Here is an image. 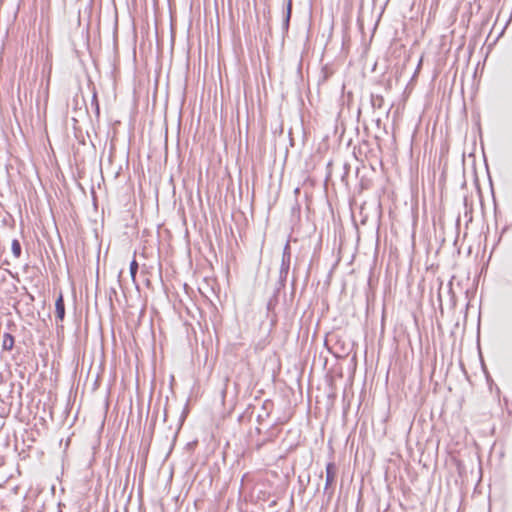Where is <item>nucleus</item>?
<instances>
[{
    "instance_id": "1",
    "label": "nucleus",
    "mask_w": 512,
    "mask_h": 512,
    "mask_svg": "<svg viewBox=\"0 0 512 512\" xmlns=\"http://www.w3.org/2000/svg\"><path fill=\"white\" fill-rule=\"evenodd\" d=\"M337 476V467L335 463L329 462L326 465V481H325V491H327L335 482Z\"/></svg>"
},
{
    "instance_id": "2",
    "label": "nucleus",
    "mask_w": 512,
    "mask_h": 512,
    "mask_svg": "<svg viewBox=\"0 0 512 512\" xmlns=\"http://www.w3.org/2000/svg\"><path fill=\"white\" fill-rule=\"evenodd\" d=\"M55 313L56 318L60 321H62L65 317V305L62 295L58 297V299L55 302Z\"/></svg>"
},
{
    "instance_id": "3",
    "label": "nucleus",
    "mask_w": 512,
    "mask_h": 512,
    "mask_svg": "<svg viewBox=\"0 0 512 512\" xmlns=\"http://www.w3.org/2000/svg\"><path fill=\"white\" fill-rule=\"evenodd\" d=\"M291 12H292V0H288L287 5H286V10H285V17H284L283 25H282L284 32H287L289 29Z\"/></svg>"
},
{
    "instance_id": "4",
    "label": "nucleus",
    "mask_w": 512,
    "mask_h": 512,
    "mask_svg": "<svg viewBox=\"0 0 512 512\" xmlns=\"http://www.w3.org/2000/svg\"><path fill=\"white\" fill-rule=\"evenodd\" d=\"M370 102L373 109H382L384 106V97L380 94L372 93Z\"/></svg>"
},
{
    "instance_id": "5",
    "label": "nucleus",
    "mask_w": 512,
    "mask_h": 512,
    "mask_svg": "<svg viewBox=\"0 0 512 512\" xmlns=\"http://www.w3.org/2000/svg\"><path fill=\"white\" fill-rule=\"evenodd\" d=\"M290 269V262L281 261L280 271H279V281L284 284L287 279L288 273Z\"/></svg>"
},
{
    "instance_id": "6",
    "label": "nucleus",
    "mask_w": 512,
    "mask_h": 512,
    "mask_svg": "<svg viewBox=\"0 0 512 512\" xmlns=\"http://www.w3.org/2000/svg\"><path fill=\"white\" fill-rule=\"evenodd\" d=\"M14 347V337L10 333H4L2 348L3 350L10 351Z\"/></svg>"
},
{
    "instance_id": "7",
    "label": "nucleus",
    "mask_w": 512,
    "mask_h": 512,
    "mask_svg": "<svg viewBox=\"0 0 512 512\" xmlns=\"http://www.w3.org/2000/svg\"><path fill=\"white\" fill-rule=\"evenodd\" d=\"M273 404L271 401H265L263 404V411L264 413L258 415V421L264 420L265 418H268L270 415V410L272 408Z\"/></svg>"
},
{
    "instance_id": "8",
    "label": "nucleus",
    "mask_w": 512,
    "mask_h": 512,
    "mask_svg": "<svg viewBox=\"0 0 512 512\" xmlns=\"http://www.w3.org/2000/svg\"><path fill=\"white\" fill-rule=\"evenodd\" d=\"M11 250L15 258H19L21 256V244L17 239L12 241Z\"/></svg>"
},
{
    "instance_id": "9",
    "label": "nucleus",
    "mask_w": 512,
    "mask_h": 512,
    "mask_svg": "<svg viewBox=\"0 0 512 512\" xmlns=\"http://www.w3.org/2000/svg\"><path fill=\"white\" fill-rule=\"evenodd\" d=\"M282 261L291 262V248L289 241L286 242L283 248Z\"/></svg>"
},
{
    "instance_id": "10",
    "label": "nucleus",
    "mask_w": 512,
    "mask_h": 512,
    "mask_svg": "<svg viewBox=\"0 0 512 512\" xmlns=\"http://www.w3.org/2000/svg\"><path fill=\"white\" fill-rule=\"evenodd\" d=\"M137 271H138V263H137V261L134 259V260H132V262L130 263V275H131V277H132V279H133V280H135V277H136Z\"/></svg>"
},
{
    "instance_id": "11",
    "label": "nucleus",
    "mask_w": 512,
    "mask_h": 512,
    "mask_svg": "<svg viewBox=\"0 0 512 512\" xmlns=\"http://www.w3.org/2000/svg\"><path fill=\"white\" fill-rule=\"evenodd\" d=\"M263 443L257 444V449H260L262 447Z\"/></svg>"
},
{
    "instance_id": "12",
    "label": "nucleus",
    "mask_w": 512,
    "mask_h": 512,
    "mask_svg": "<svg viewBox=\"0 0 512 512\" xmlns=\"http://www.w3.org/2000/svg\"><path fill=\"white\" fill-rule=\"evenodd\" d=\"M96 112H97V114H99V106H98V104L96 105Z\"/></svg>"
}]
</instances>
